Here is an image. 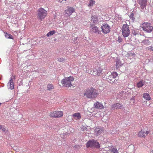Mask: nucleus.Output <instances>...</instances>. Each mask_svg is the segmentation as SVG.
I'll list each match as a JSON object with an SVG mask.
<instances>
[{
	"instance_id": "obj_40",
	"label": "nucleus",
	"mask_w": 153,
	"mask_h": 153,
	"mask_svg": "<svg viewBox=\"0 0 153 153\" xmlns=\"http://www.w3.org/2000/svg\"><path fill=\"white\" fill-rule=\"evenodd\" d=\"M150 153H153V150L150 152Z\"/></svg>"
},
{
	"instance_id": "obj_2",
	"label": "nucleus",
	"mask_w": 153,
	"mask_h": 153,
	"mask_svg": "<svg viewBox=\"0 0 153 153\" xmlns=\"http://www.w3.org/2000/svg\"><path fill=\"white\" fill-rule=\"evenodd\" d=\"M74 80V78L72 76L66 77L62 79L61 82L63 86L69 87L72 85V82Z\"/></svg>"
},
{
	"instance_id": "obj_12",
	"label": "nucleus",
	"mask_w": 153,
	"mask_h": 153,
	"mask_svg": "<svg viewBox=\"0 0 153 153\" xmlns=\"http://www.w3.org/2000/svg\"><path fill=\"white\" fill-rule=\"evenodd\" d=\"M94 108L99 109H102L104 108V106L101 103L97 102L94 105Z\"/></svg>"
},
{
	"instance_id": "obj_26",
	"label": "nucleus",
	"mask_w": 153,
	"mask_h": 153,
	"mask_svg": "<svg viewBox=\"0 0 153 153\" xmlns=\"http://www.w3.org/2000/svg\"><path fill=\"white\" fill-rule=\"evenodd\" d=\"M4 35L7 38L13 39V36L12 35L7 33H4Z\"/></svg>"
},
{
	"instance_id": "obj_5",
	"label": "nucleus",
	"mask_w": 153,
	"mask_h": 153,
	"mask_svg": "<svg viewBox=\"0 0 153 153\" xmlns=\"http://www.w3.org/2000/svg\"><path fill=\"white\" fill-rule=\"evenodd\" d=\"M86 146L88 148L93 147L97 149L99 148L100 147L99 143L94 140L88 141L86 143Z\"/></svg>"
},
{
	"instance_id": "obj_36",
	"label": "nucleus",
	"mask_w": 153,
	"mask_h": 153,
	"mask_svg": "<svg viewBox=\"0 0 153 153\" xmlns=\"http://www.w3.org/2000/svg\"><path fill=\"white\" fill-rule=\"evenodd\" d=\"M67 0H59V2L60 3H63L64 1H66Z\"/></svg>"
},
{
	"instance_id": "obj_11",
	"label": "nucleus",
	"mask_w": 153,
	"mask_h": 153,
	"mask_svg": "<svg viewBox=\"0 0 153 153\" xmlns=\"http://www.w3.org/2000/svg\"><path fill=\"white\" fill-rule=\"evenodd\" d=\"M148 0H138V4L140 5L141 9H143L145 8L147 4Z\"/></svg>"
},
{
	"instance_id": "obj_14",
	"label": "nucleus",
	"mask_w": 153,
	"mask_h": 153,
	"mask_svg": "<svg viewBox=\"0 0 153 153\" xmlns=\"http://www.w3.org/2000/svg\"><path fill=\"white\" fill-rule=\"evenodd\" d=\"M65 12L68 16H70L72 13L75 12V9L73 7H69L65 10Z\"/></svg>"
},
{
	"instance_id": "obj_10",
	"label": "nucleus",
	"mask_w": 153,
	"mask_h": 153,
	"mask_svg": "<svg viewBox=\"0 0 153 153\" xmlns=\"http://www.w3.org/2000/svg\"><path fill=\"white\" fill-rule=\"evenodd\" d=\"M123 105L120 103L116 102L113 104L111 106V109H121Z\"/></svg>"
},
{
	"instance_id": "obj_6",
	"label": "nucleus",
	"mask_w": 153,
	"mask_h": 153,
	"mask_svg": "<svg viewBox=\"0 0 153 153\" xmlns=\"http://www.w3.org/2000/svg\"><path fill=\"white\" fill-rule=\"evenodd\" d=\"M122 34L124 37H127L129 36L130 31L128 25L127 24L123 25L122 28Z\"/></svg>"
},
{
	"instance_id": "obj_25",
	"label": "nucleus",
	"mask_w": 153,
	"mask_h": 153,
	"mask_svg": "<svg viewBox=\"0 0 153 153\" xmlns=\"http://www.w3.org/2000/svg\"><path fill=\"white\" fill-rule=\"evenodd\" d=\"M123 65V64H122L121 62L119 60H117L116 61V68H118L120 67Z\"/></svg>"
},
{
	"instance_id": "obj_16",
	"label": "nucleus",
	"mask_w": 153,
	"mask_h": 153,
	"mask_svg": "<svg viewBox=\"0 0 153 153\" xmlns=\"http://www.w3.org/2000/svg\"><path fill=\"white\" fill-rule=\"evenodd\" d=\"M90 31L91 32L94 33H99L100 31L99 30L98 27L94 25L90 27Z\"/></svg>"
},
{
	"instance_id": "obj_31",
	"label": "nucleus",
	"mask_w": 153,
	"mask_h": 153,
	"mask_svg": "<svg viewBox=\"0 0 153 153\" xmlns=\"http://www.w3.org/2000/svg\"><path fill=\"white\" fill-rule=\"evenodd\" d=\"M146 49L150 51H153V47L152 45L146 48Z\"/></svg>"
},
{
	"instance_id": "obj_41",
	"label": "nucleus",
	"mask_w": 153,
	"mask_h": 153,
	"mask_svg": "<svg viewBox=\"0 0 153 153\" xmlns=\"http://www.w3.org/2000/svg\"><path fill=\"white\" fill-rule=\"evenodd\" d=\"M1 103L0 102V106L1 105Z\"/></svg>"
},
{
	"instance_id": "obj_30",
	"label": "nucleus",
	"mask_w": 153,
	"mask_h": 153,
	"mask_svg": "<svg viewBox=\"0 0 153 153\" xmlns=\"http://www.w3.org/2000/svg\"><path fill=\"white\" fill-rule=\"evenodd\" d=\"M97 73H98L97 76H99L102 74V69L101 68H97Z\"/></svg>"
},
{
	"instance_id": "obj_24",
	"label": "nucleus",
	"mask_w": 153,
	"mask_h": 153,
	"mask_svg": "<svg viewBox=\"0 0 153 153\" xmlns=\"http://www.w3.org/2000/svg\"><path fill=\"white\" fill-rule=\"evenodd\" d=\"M145 83V82L143 81V80H141L137 84V86L138 88H140L142 87Z\"/></svg>"
},
{
	"instance_id": "obj_37",
	"label": "nucleus",
	"mask_w": 153,
	"mask_h": 153,
	"mask_svg": "<svg viewBox=\"0 0 153 153\" xmlns=\"http://www.w3.org/2000/svg\"><path fill=\"white\" fill-rule=\"evenodd\" d=\"M3 125H0V129H2V128H3Z\"/></svg>"
},
{
	"instance_id": "obj_22",
	"label": "nucleus",
	"mask_w": 153,
	"mask_h": 153,
	"mask_svg": "<svg viewBox=\"0 0 153 153\" xmlns=\"http://www.w3.org/2000/svg\"><path fill=\"white\" fill-rule=\"evenodd\" d=\"M144 134L145 132L141 130L138 132L137 136L139 137H145Z\"/></svg>"
},
{
	"instance_id": "obj_9",
	"label": "nucleus",
	"mask_w": 153,
	"mask_h": 153,
	"mask_svg": "<svg viewBox=\"0 0 153 153\" xmlns=\"http://www.w3.org/2000/svg\"><path fill=\"white\" fill-rule=\"evenodd\" d=\"M102 30L106 34L110 32L111 28L108 24H103L101 26Z\"/></svg>"
},
{
	"instance_id": "obj_33",
	"label": "nucleus",
	"mask_w": 153,
	"mask_h": 153,
	"mask_svg": "<svg viewBox=\"0 0 153 153\" xmlns=\"http://www.w3.org/2000/svg\"><path fill=\"white\" fill-rule=\"evenodd\" d=\"M123 41L122 39L121 38V37L120 36H119L118 38V39L117 40V42H118V43H120L122 42Z\"/></svg>"
},
{
	"instance_id": "obj_27",
	"label": "nucleus",
	"mask_w": 153,
	"mask_h": 153,
	"mask_svg": "<svg viewBox=\"0 0 153 153\" xmlns=\"http://www.w3.org/2000/svg\"><path fill=\"white\" fill-rule=\"evenodd\" d=\"M142 43L144 45H149L151 42L148 39H145L142 41Z\"/></svg>"
},
{
	"instance_id": "obj_28",
	"label": "nucleus",
	"mask_w": 153,
	"mask_h": 153,
	"mask_svg": "<svg viewBox=\"0 0 153 153\" xmlns=\"http://www.w3.org/2000/svg\"><path fill=\"white\" fill-rule=\"evenodd\" d=\"M56 33V32L55 30H53L49 32L46 35V36L47 37L49 36H52L55 34Z\"/></svg>"
},
{
	"instance_id": "obj_15",
	"label": "nucleus",
	"mask_w": 153,
	"mask_h": 153,
	"mask_svg": "<svg viewBox=\"0 0 153 153\" xmlns=\"http://www.w3.org/2000/svg\"><path fill=\"white\" fill-rule=\"evenodd\" d=\"M103 129L102 128H96L94 130L95 133L96 135H99L103 132Z\"/></svg>"
},
{
	"instance_id": "obj_23",
	"label": "nucleus",
	"mask_w": 153,
	"mask_h": 153,
	"mask_svg": "<svg viewBox=\"0 0 153 153\" xmlns=\"http://www.w3.org/2000/svg\"><path fill=\"white\" fill-rule=\"evenodd\" d=\"M91 20L94 23H97L98 22V19L97 17L95 15L91 17Z\"/></svg>"
},
{
	"instance_id": "obj_17",
	"label": "nucleus",
	"mask_w": 153,
	"mask_h": 153,
	"mask_svg": "<svg viewBox=\"0 0 153 153\" xmlns=\"http://www.w3.org/2000/svg\"><path fill=\"white\" fill-rule=\"evenodd\" d=\"M97 68H94L90 71V73L91 75H92L94 76H97L98 73H97Z\"/></svg>"
},
{
	"instance_id": "obj_3",
	"label": "nucleus",
	"mask_w": 153,
	"mask_h": 153,
	"mask_svg": "<svg viewBox=\"0 0 153 153\" xmlns=\"http://www.w3.org/2000/svg\"><path fill=\"white\" fill-rule=\"evenodd\" d=\"M47 14V11L42 7L39 9L37 11V17L41 21L44 19L46 17Z\"/></svg>"
},
{
	"instance_id": "obj_21",
	"label": "nucleus",
	"mask_w": 153,
	"mask_h": 153,
	"mask_svg": "<svg viewBox=\"0 0 153 153\" xmlns=\"http://www.w3.org/2000/svg\"><path fill=\"white\" fill-rule=\"evenodd\" d=\"M54 88L53 85L51 84H48L47 85V89L48 91H51Z\"/></svg>"
},
{
	"instance_id": "obj_38",
	"label": "nucleus",
	"mask_w": 153,
	"mask_h": 153,
	"mask_svg": "<svg viewBox=\"0 0 153 153\" xmlns=\"http://www.w3.org/2000/svg\"><path fill=\"white\" fill-rule=\"evenodd\" d=\"M149 133V131H147L145 133L147 135Z\"/></svg>"
},
{
	"instance_id": "obj_1",
	"label": "nucleus",
	"mask_w": 153,
	"mask_h": 153,
	"mask_svg": "<svg viewBox=\"0 0 153 153\" xmlns=\"http://www.w3.org/2000/svg\"><path fill=\"white\" fill-rule=\"evenodd\" d=\"M98 94L97 91L92 87L86 89L84 94L87 98L90 99L96 98Z\"/></svg>"
},
{
	"instance_id": "obj_32",
	"label": "nucleus",
	"mask_w": 153,
	"mask_h": 153,
	"mask_svg": "<svg viewBox=\"0 0 153 153\" xmlns=\"http://www.w3.org/2000/svg\"><path fill=\"white\" fill-rule=\"evenodd\" d=\"M134 14L133 13H131L130 16V18L132 20L134 21L135 19V18L134 17Z\"/></svg>"
},
{
	"instance_id": "obj_8",
	"label": "nucleus",
	"mask_w": 153,
	"mask_h": 153,
	"mask_svg": "<svg viewBox=\"0 0 153 153\" xmlns=\"http://www.w3.org/2000/svg\"><path fill=\"white\" fill-rule=\"evenodd\" d=\"M118 74L116 72H113L111 75L107 77V81L111 83H113L115 81V78L117 76Z\"/></svg>"
},
{
	"instance_id": "obj_39",
	"label": "nucleus",
	"mask_w": 153,
	"mask_h": 153,
	"mask_svg": "<svg viewBox=\"0 0 153 153\" xmlns=\"http://www.w3.org/2000/svg\"><path fill=\"white\" fill-rule=\"evenodd\" d=\"M13 79H15V76H13Z\"/></svg>"
},
{
	"instance_id": "obj_4",
	"label": "nucleus",
	"mask_w": 153,
	"mask_h": 153,
	"mask_svg": "<svg viewBox=\"0 0 153 153\" xmlns=\"http://www.w3.org/2000/svg\"><path fill=\"white\" fill-rule=\"evenodd\" d=\"M63 115V112L61 111H54L51 112L49 113L50 117L55 118H60L62 117Z\"/></svg>"
},
{
	"instance_id": "obj_34",
	"label": "nucleus",
	"mask_w": 153,
	"mask_h": 153,
	"mask_svg": "<svg viewBox=\"0 0 153 153\" xmlns=\"http://www.w3.org/2000/svg\"><path fill=\"white\" fill-rule=\"evenodd\" d=\"M65 59H64L59 58L58 59V61L60 62H63L65 60Z\"/></svg>"
},
{
	"instance_id": "obj_13",
	"label": "nucleus",
	"mask_w": 153,
	"mask_h": 153,
	"mask_svg": "<svg viewBox=\"0 0 153 153\" xmlns=\"http://www.w3.org/2000/svg\"><path fill=\"white\" fill-rule=\"evenodd\" d=\"M7 87L8 89L11 90H12L14 88L13 80L12 77L10 78V79L7 84Z\"/></svg>"
},
{
	"instance_id": "obj_29",
	"label": "nucleus",
	"mask_w": 153,
	"mask_h": 153,
	"mask_svg": "<svg viewBox=\"0 0 153 153\" xmlns=\"http://www.w3.org/2000/svg\"><path fill=\"white\" fill-rule=\"evenodd\" d=\"M95 2L93 0H91L89 1V3L88 5V6L89 7H91L93 6Z\"/></svg>"
},
{
	"instance_id": "obj_19",
	"label": "nucleus",
	"mask_w": 153,
	"mask_h": 153,
	"mask_svg": "<svg viewBox=\"0 0 153 153\" xmlns=\"http://www.w3.org/2000/svg\"><path fill=\"white\" fill-rule=\"evenodd\" d=\"M143 97L147 100H151V97L149 94L147 93H144L143 94Z\"/></svg>"
},
{
	"instance_id": "obj_7",
	"label": "nucleus",
	"mask_w": 153,
	"mask_h": 153,
	"mask_svg": "<svg viewBox=\"0 0 153 153\" xmlns=\"http://www.w3.org/2000/svg\"><path fill=\"white\" fill-rule=\"evenodd\" d=\"M143 30L146 32L150 33L153 29V27L151 26L150 23L144 22L142 25Z\"/></svg>"
},
{
	"instance_id": "obj_20",
	"label": "nucleus",
	"mask_w": 153,
	"mask_h": 153,
	"mask_svg": "<svg viewBox=\"0 0 153 153\" xmlns=\"http://www.w3.org/2000/svg\"><path fill=\"white\" fill-rule=\"evenodd\" d=\"M109 150L112 153H119L118 150L115 147L112 146L110 149Z\"/></svg>"
},
{
	"instance_id": "obj_35",
	"label": "nucleus",
	"mask_w": 153,
	"mask_h": 153,
	"mask_svg": "<svg viewBox=\"0 0 153 153\" xmlns=\"http://www.w3.org/2000/svg\"><path fill=\"white\" fill-rule=\"evenodd\" d=\"M2 130L3 132H5L7 131L4 126L3 128H2Z\"/></svg>"
},
{
	"instance_id": "obj_18",
	"label": "nucleus",
	"mask_w": 153,
	"mask_h": 153,
	"mask_svg": "<svg viewBox=\"0 0 153 153\" xmlns=\"http://www.w3.org/2000/svg\"><path fill=\"white\" fill-rule=\"evenodd\" d=\"M73 117L76 119H79L81 118V114L79 113H74L72 115Z\"/></svg>"
}]
</instances>
